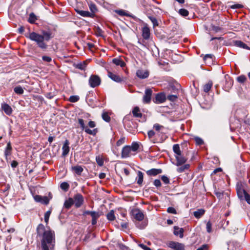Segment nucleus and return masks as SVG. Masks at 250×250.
<instances>
[{"label":"nucleus","mask_w":250,"mask_h":250,"mask_svg":"<svg viewBox=\"0 0 250 250\" xmlns=\"http://www.w3.org/2000/svg\"><path fill=\"white\" fill-rule=\"evenodd\" d=\"M37 234L42 236L41 248L42 250H54L55 246V234L50 228L45 229L44 226L40 224L37 228Z\"/></svg>","instance_id":"f257e3e1"},{"label":"nucleus","mask_w":250,"mask_h":250,"mask_svg":"<svg viewBox=\"0 0 250 250\" xmlns=\"http://www.w3.org/2000/svg\"><path fill=\"white\" fill-rule=\"evenodd\" d=\"M53 37L51 32L43 30L40 34L35 32L30 33L27 36L30 40L35 42L37 46L42 50H46L48 47L46 42Z\"/></svg>","instance_id":"f03ea898"},{"label":"nucleus","mask_w":250,"mask_h":250,"mask_svg":"<svg viewBox=\"0 0 250 250\" xmlns=\"http://www.w3.org/2000/svg\"><path fill=\"white\" fill-rule=\"evenodd\" d=\"M139 147V145L136 142L133 143L131 146H124L122 151V157L125 158L129 157L132 155H135Z\"/></svg>","instance_id":"7ed1b4c3"},{"label":"nucleus","mask_w":250,"mask_h":250,"mask_svg":"<svg viewBox=\"0 0 250 250\" xmlns=\"http://www.w3.org/2000/svg\"><path fill=\"white\" fill-rule=\"evenodd\" d=\"M72 198L73 199V204L76 208L80 207L83 203V198L80 193L76 194Z\"/></svg>","instance_id":"20e7f679"},{"label":"nucleus","mask_w":250,"mask_h":250,"mask_svg":"<svg viewBox=\"0 0 250 250\" xmlns=\"http://www.w3.org/2000/svg\"><path fill=\"white\" fill-rule=\"evenodd\" d=\"M101 82L100 78L97 75H92L89 79V83L92 87H95L99 85Z\"/></svg>","instance_id":"39448f33"},{"label":"nucleus","mask_w":250,"mask_h":250,"mask_svg":"<svg viewBox=\"0 0 250 250\" xmlns=\"http://www.w3.org/2000/svg\"><path fill=\"white\" fill-rule=\"evenodd\" d=\"M168 246L175 250H184L185 246L182 244L177 242L170 241L168 244Z\"/></svg>","instance_id":"423d86ee"},{"label":"nucleus","mask_w":250,"mask_h":250,"mask_svg":"<svg viewBox=\"0 0 250 250\" xmlns=\"http://www.w3.org/2000/svg\"><path fill=\"white\" fill-rule=\"evenodd\" d=\"M152 93L151 89L148 88L146 89L145 95L143 97V102L144 103L148 104L150 102Z\"/></svg>","instance_id":"0eeeda50"},{"label":"nucleus","mask_w":250,"mask_h":250,"mask_svg":"<svg viewBox=\"0 0 250 250\" xmlns=\"http://www.w3.org/2000/svg\"><path fill=\"white\" fill-rule=\"evenodd\" d=\"M175 157L176 160V162L175 163V165L177 166H180L185 164L187 161V159L184 157L182 153L179 155H175Z\"/></svg>","instance_id":"6e6552de"},{"label":"nucleus","mask_w":250,"mask_h":250,"mask_svg":"<svg viewBox=\"0 0 250 250\" xmlns=\"http://www.w3.org/2000/svg\"><path fill=\"white\" fill-rule=\"evenodd\" d=\"M108 76L111 80L117 83H121L124 81V78L123 77H121L120 76L115 74L110 71L108 72Z\"/></svg>","instance_id":"1a4fd4ad"},{"label":"nucleus","mask_w":250,"mask_h":250,"mask_svg":"<svg viewBox=\"0 0 250 250\" xmlns=\"http://www.w3.org/2000/svg\"><path fill=\"white\" fill-rule=\"evenodd\" d=\"M132 214L135 218L138 221H141L144 218L143 213L139 209L133 210Z\"/></svg>","instance_id":"9d476101"},{"label":"nucleus","mask_w":250,"mask_h":250,"mask_svg":"<svg viewBox=\"0 0 250 250\" xmlns=\"http://www.w3.org/2000/svg\"><path fill=\"white\" fill-rule=\"evenodd\" d=\"M142 36L146 40L149 38L150 30L147 25H145L142 28Z\"/></svg>","instance_id":"9b49d317"},{"label":"nucleus","mask_w":250,"mask_h":250,"mask_svg":"<svg viewBox=\"0 0 250 250\" xmlns=\"http://www.w3.org/2000/svg\"><path fill=\"white\" fill-rule=\"evenodd\" d=\"M62 155L65 156L67 155L69 152V142L66 140L62 147Z\"/></svg>","instance_id":"f8f14e48"},{"label":"nucleus","mask_w":250,"mask_h":250,"mask_svg":"<svg viewBox=\"0 0 250 250\" xmlns=\"http://www.w3.org/2000/svg\"><path fill=\"white\" fill-rule=\"evenodd\" d=\"M137 76L141 79H145L148 76V72L146 70H138L136 72Z\"/></svg>","instance_id":"ddd939ff"},{"label":"nucleus","mask_w":250,"mask_h":250,"mask_svg":"<svg viewBox=\"0 0 250 250\" xmlns=\"http://www.w3.org/2000/svg\"><path fill=\"white\" fill-rule=\"evenodd\" d=\"M237 193L238 197L241 200H243L247 194L246 191L240 187H237Z\"/></svg>","instance_id":"4468645a"},{"label":"nucleus","mask_w":250,"mask_h":250,"mask_svg":"<svg viewBox=\"0 0 250 250\" xmlns=\"http://www.w3.org/2000/svg\"><path fill=\"white\" fill-rule=\"evenodd\" d=\"M174 234L176 236H179L182 238L183 237L184 229L183 228H179L178 227H174Z\"/></svg>","instance_id":"2eb2a0df"},{"label":"nucleus","mask_w":250,"mask_h":250,"mask_svg":"<svg viewBox=\"0 0 250 250\" xmlns=\"http://www.w3.org/2000/svg\"><path fill=\"white\" fill-rule=\"evenodd\" d=\"M2 109L5 114L8 115H10L12 113V109L10 105L7 104H3L1 105Z\"/></svg>","instance_id":"dca6fc26"},{"label":"nucleus","mask_w":250,"mask_h":250,"mask_svg":"<svg viewBox=\"0 0 250 250\" xmlns=\"http://www.w3.org/2000/svg\"><path fill=\"white\" fill-rule=\"evenodd\" d=\"M162 172V170L161 169L156 168H152L146 171L147 174L149 176H156L157 174L161 173Z\"/></svg>","instance_id":"f3484780"},{"label":"nucleus","mask_w":250,"mask_h":250,"mask_svg":"<svg viewBox=\"0 0 250 250\" xmlns=\"http://www.w3.org/2000/svg\"><path fill=\"white\" fill-rule=\"evenodd\" d=\"M226 83L225 84V88L226 90H229L233 84V81L228 76H225Z\"/></svg>","instance_id":"a211bd4d"},{"label":"nucleus","mask_w":250,"mask_h":250,"mask_svg":"<svg viewBox=\"0 0 250 250\" xmlns=\"http://www.w3.org/2000/svg\"><path fill=\"white\" fill-rule=\"evenodd\" d=\"M156 102L158 103H162L166 100L165 95L163 93L157 94L155 97Z\"/></svg>","instance_id":"6ab92c4d"},{"label":"nucleus","mask_w":250,"mask_h":250,"mask_svg":"<svg viewBox=\"0 0 250 250\" xmlns=\"http://www.w3.org/2000/svg\"><path fill=\"white\" fill-rule=\"evenodd\" d=\"M77 12L83 17H93L94 14L87 11L76 10Z\"/></svg>","instance_id":"aec40b11"},{"label":"nucleus","mask_w":250,"mask_h":250,"mask_svg":"<svg viewBox=\"0 0 250 250\" xmlns=\"http://www.w3.org/2000/svg\"><path fill=\"white\" fill-rule=\"evenodd\" d=\"M234 44L238 47L243 48L244 49L250 50V47H249L246 44L244 43L241 41H236L234 42Z\"/></svg>","instance_id":"412c9836"},{"label":"nucleus","mask_w":250,"mask_h":250,"mask_svg":"<svg viewBox=\"0 0 250 250\" xmlns=\"http://www.w3.org/2000/svg\"><path fill=\"white\" fill-rule=\"evenodd\" d=\"M90 215L92 217V224L95 225L97 223V219L100 217V214L98 212H94L90 213Z\"/></svg>","instance_id":"4be33fe9"},{"label":"nucleus","mask_w":250,"mask_h":250,"mask_svg":"<svg viewBox=\"0 0 250 250\" xmlns=\"http://www.w3.org/2000/svg\"><path fill=\"white\" fill-rule=\"evenodd\" d=\"M112 62L116 65H120L121 67H124L125 65V62L120 58L113 59Z\"/></svg>","instance_id":"5701e85b"},{"label":"nucleus","mask_w":250,"mask_h":250,"mask_svg":"<svg viewBox=\"0 0 250 250\" xmlns=\"http://www.w3.org/2000/svg\"><path fill=\"white\" fill-rule=\"evenodd\" d=\"M71 168L73 171L78 175H81L83 171V168L80 166H74Z\"/></svg>","instance_id":"b1692460"},{"label":"nucleus","mask_w":250,"mask_h":250,"mask_svg":"<svg viewBox=\"0 0 250 250\" xmlns=\"http://www.w3.org/2000/svg\"><path fill=\"white\" fill-rule=\"evenodd\" d=\"M73 199L69 198L68 200H66L64 203V206L66 208H69L74 204Z\"/></svg>","instance_id":"393cba45"},{"label":"nucleus","mask_w":250,"mask_h":250,"mask_svg":"<svg viewBox=\"0 0 250 250\" xmlns=\"http://www.w3.org/2000/svg\"><path fill=\"white\" fill-rule=\"evenodd\" d=\"M83 130L86 133L92 135H95L98 132V129L97 128H94L92 130L88 128L87 126H86Z\"/></svg>","instance_id":"a878e982"},{"label":"nucleus","mask_w":250,"mask_h":250,"mask_svg":"<svg viewBox=\"0 0 250 250\" xmlns=\"http://www.w3.org/2000/svg\"><path fill=\"white\" fill-rule=\"evenodd\" d=\"M205 213V210L203 209H199L197 211L194 212L193 214L194 216L197 218H200Z\"/></svg>","instance_id":"bb28decb"},{"label":"nucleus","mask_w":250,"mask_h":250,"mask_svg":"<svg viewBox=\"0 0 250 250\" xmlns=\"http://www.w3.org/2000/svg\"><path fill=\"white\" fill-rule=\"evenodd\" d=\"M173 150L175 153V155H179L181 154L180 146L178 144L174 145L173 146Z\"/></svg>","instance_id":"cd10ccee"},{"label":"nucleus","mask_w":250,"mask_h":250,"mask_svg":"<svg viewBox=\"0 0 250 250\" xmlns=\"http://www.w3.org/2000/svg\"><path fill=\"white\" fill-rule=\"evenodd\" d=\"M132 113L134 115V116L136 117H141L142 116V113L140 112L139 108L138 107H135Z\"/></svg>","instance_id":"c85d7f7f"},{"label":"nucleus","mask_w":250,"mask_h":250,"mask_svg":"<svg viewBox=\"0 0 250 250\" xmlns=\"http://www.w3.org/2000/svg\"><path fill=\"white\" fill-rule=\"evenodd\" d=\"M212 85H213V83L212 82H211V81L208 82V83H207L206 84H205L204 85V91L205 92H208L210 90V88H211Z\"/></svg>","instance_id":"c756f323"},{"label":"nucleus","mask_w":250,"mask_h":250,"mask_svg":"<svg viewBox=\"0 0 250 250\" xmlns=\"http://www.w3.org/2000/svg\"><path fill=\"white\" fill-rule=\"evenodd\" d=\"M138 179L137 181V183L139 185H141L142 184L143 181V173L139 171L137 173Z\"/></svg>","instance_id":"7c9ffc66"},{"label":"nucleus","mask_w":250,"mask_h":250,"mask_svg":"<svg viewBox=\"0 0 250 250\" xmlns=\"http://www.w3.org/2000/svg\"><path fill=\"white\" fill-rule=\"evenodd\" d=\"M107 218L110 221H113L115 219V217L114 215V212L113 210H111L107 214Z\"/></svg>","instance_id":"2f4dec72"},{"label":"nucleus","mask_w":250,"mask_h":250,"mask_svg":"<svg viewBox=\"0 0 250 250\" xmlns=\"http://www.w3.org/2000/svg\"><path fill=\"white\" fill-rule=\"evenodd\" d=\"M189 165L188 164H186L178 168L177 169V171L178 172H182L184 171L185 170L188 169L189 168Z\"/></svg>","instance_id":"473e14b6"},{"label":"nucleus","mask_w":250,"mask_h":250,"mask_svg":"<svg viewBox=\"0 0 250 250\" xmlns=\"http://www.w3.org/2000/svg\"><path fill=\"white\" fill-rule=\"evenodd\" d=\"M102 116L103 119L105 121L109 122L110 121V117L106 112H104Z\"/></svg>","instance_id":"72a5a7b5"},{"label":"nucleus","mask_w":250,"mask_h":250,"mask_svg":"<svg viewBox=\"0 0 250 250\" xmlns=\"http://www.w3.org/2000/svg\"><path fill=\"white\" fill-rule=\"evenodd\" d=\"M115 12L120 16H130L129 14H128L125 10H117L115 11Z\"/></svg>","instance_id":"f704fd0d"},{"label":"nucleus","mask_w":250,"mask_h":250,"mask_svg":"<svg viewBox=\"0 0 250 250\" xmlns=\"http://www.w3.org/2000/svg\"><path fill=\"white\" fill-rule=\"evenodd\" d=\"M15 92L18 94H21L23 93V90L21 86H16L14 89Z\"/></svg>","instance_id":"c9c22d12"},{"label":"nucleus","mask_w":250,"mask_h":250,"mask_svg":"<svg viewBox=\"0 0 250 250\" xmlns=\"http://www.w3.org/2000/svg\"><path fill=\"white\" fill-rule=\"evenodd\" d=\"M153 128L157 131H161L164 128V127L158 124H155L153 125Z\"/></svg>","instance_id":"e433bc0d"},{"label":"nucleus","mask_w":250,"mask_h":250,"mask_svg":"<svg viewBox=\"0 0 250 250\" xmlns=\"http://www.w3.org/2000/svg\"><path fill=\"white\" fill-rule=\"evenodd\" d=\"M36 20H37V18H36L35 15L33 13H31L30 14L29 18L28 19V21L30 23H34Z\"/></svg>","instance_id":"4c0bfd02"},{"label":"nucleus","mask_w":250,"mask_h":250,"mask_svg":"<svg viewBox=\"0 0 250 250\" xmlns=\"http://www.w3.org/2000/svg\"><path fill=\"white\" fill-rule=\"evenodd\" d=\"M11 149L12 148L10 143H8L7 145V146L5 151V154L6 156H7L10 154Z\"/></svg>","instance_id":"58836bf2"},{"label":"nucleus","mask_w":250,"mask_h":250,"mask_svg":"<svg viewBox=\"0 0 250 250\" xmlns=\"http://www.w3.org/2000/svg\"><path fill=\"white\" fill-rule=\"evenodd\" d=\"M179 14L184 17L187 16L188 15V12L185 9H181L179 11Z\"/></svg>","instance_id":"ea45409f"},{"label":"nucleus","mask_w":250,"mask_h":250,"mask_svg":"<svg viewBox=\"0 0 250 250\" xmlns=\"http://www.w3.org/2000/svg\"><path fill=\"white\" fill-rule=\"evenodd\" d=\"M60 187L62 189L66 191L69 188V185L66 182H63L61 184Z\"/></svg>","instance_id":"a19ab883"},{"label":"nucleus","mask_w":250,"mask_h":250,"mask_svg":"<svg viewBox=\"0 0 250 250\" xmlns=\"http://www.w3.org/2000/svg\"><path fill=\"white\" fill-rule=\"evenodd\" d=\"M50 214L51 211L48 210L46 211L44 214V221L46 224L48 223Z\"/></svg>","instance_id":"79ce46f5"},{"label":"nucleus","mask_w":250,"mask_h":250,"mask_svg":"<svg viewBox=\"0 0 250 250\" xmlns=\"http://www.w3.org/2000/svg\"><path fill=\"white\" fill-rule=\"evenodd\" d=\"M79 100V97L78 96H71L69 98V101L72 103L77 102Z\"/></svg>","instance_id":"37998d69"},{"label":"nucleus","mask_w":250,"mask_h":250,"mask_svg":"<svg viewBox=\"0 0 250 250\" xmlns=\"http://www.w3.org/2000/svg\"><path fill=\"white\" fill-rule=\"evenodd\" d=\"M211 226L212 225L210 222H208L206 225V229L208 232L210 233L211 232Z\"/></svg>","instance_id":"c03bdc74"},{"label":"nucleus","mask_w":250,"mask_h":250,"mask_svg":"<svg viewBox=\"0 0 250 250\" xmlns=\"http://www.w3.org/2000/svg\"><path fill=\"white\" fill-rule=\"evenodd\" d=\"M246 80V77L244 75H241L237 78V81L241 83L245 82Z\"/></svg>","instance_id":"a18cd8bd"},{"label":"nucleus","mask_w":250,"mask_h":250,"mask_svg":"<svg viewBox=\"0 0 250 250\" xmlns=\"http://www.w3.org/2000/svg\"><path fill=\"white\" fill-rule=\"evenodd\" d=\"M89 8L91 11L90 13H92L94 15V13L97 10L95 5L94 4H90L89 5Z\"/></svg>","instance_id":"49530a36"},{"label":"nucleus","mask_w":250,"mask_h":250,"mask_svg":"<svg viewBox=\"0 0 250 250\" xmlns=\"http://www.w3.org/2000/svg\"><path fill=\"white\" fill-rule=\"evenodd\" d=\"M125 137H122V138H121L117 141V144H116L117 146H121L122 145H123V144L125 143Z\"/></svg>","instance_id":"de8ad7c7"},{"label":"nucleus","mask_w":250,"mask_h":250,"mask_svg":"<svg viewBox=\"0 0 250 250\" xmlns=\"http://www.w3.org/2000/svg\"><path fill=\"white\" fill-rule=\"evenodd\" d=\"M195 140L196 144L199 145H201L203 144L204 143L203 140L201 138L198 137L195 138Z\"/></svg>","instance_id":"09e8293b"},{"label":"nucleus","mask_w":250,"mask_h":250,"mask_svg":"<svg viewBox=\"0 0 250 250\" xmlns=\"http://www.w3.org/2000/svg\"><path fill=\"white\" fill-rule=\"evenodd\" d=\"M42 59L43 61L49 62L52 61V59L49 56H43L42 57Z\"/></svg>","instance_id":"8fccbe9b"},{"label":"nucleus","mask_w":250,"mask_h":250,"mask_svg":"<svg viewBox=\"0 0 250 250\" xmlns=\"http://www.w3.org/2000/svg\"><path fill=\"white\" fill-rule=\"evenodd\" d=\"M78 122H79V124L80 125L82 128L83 129H84L85 128L86 126L84 125L83 120L82 119H79Z\"/></svg>","instance_id":"3c124183"},{"label":"nucleus","mask_w":250,"mask_h":250,"mask_svg":"<svg viewBox=\"0 0 250 250\" xmlns=\"http://www.w3.org/2000/svg\"><path fill=\"white\" fill-rule=\"evenodd\" d=\"M167 211L168 213L172 214H176V211L175 209L172 207H169L167 208Z\"/></svg>","instance_id":"603ef678"},{"label":"nucleus","mask_w":250,"mask_h":250,"mask_svg":"<svg viewBox=\"0 0 250 250\" xmlns=\"http://www.w3.org/2000/svg\"><path fill=\"white\" fill-rule=\"evenodd\" d=\"M149 19L151 20V21H152V22L153 23L154 26H157L158 25L157 21L155 18L152 17H150Z\"/></svg>","instance_id":"864d4df0"},{"label":"nucleus","mask_w":250,"mask_h":250,"mask_svg":"<svg viewBox=\"0 0 250 250\" xmlns=\"http://www.w3.org/2000/svg\"><path fill=\"white\" fill-rule=\"evenodd\" d=\"M242 7L243 6L240 4H235L230 6V8L232 9H239L242 8Z\"/></svg>","instance_id":"5fc2aeb1"},{"label":"nucleus","mask_w":250,"mask_h":250,"mask_svg":"<svg viewBox=\"0 0 250 250\" xmlns=\"http://www.w3.org/2000/svg\"><path fill=\"white\" fill-rule=\"evenodd\" d=\"M42 197H43L40 195H36L34 197V198L36 202H41Z\"/></svg>","instance_id":"6e6d98bb"},{"label":"nucleus","mask_w":250,"mask_h":250,"mask_svg":"<svg viewBox=\"0 0 250 250\" xmlns=\"http://www.w3.org/2000/svg\"><path fill=\"white\" fill-rule=\"evenodd\" d=\"M177 98V96L174 95H170L167 96V99L173 101Z\"/></svg>","instance_id":"4d7b16f0"},{"label":"nucleus","mask_w":250,"mask_h":250,"mask_svg":"<svg viewBox=\"0 0 250 250\" xmlns=\"http://www.w3.org/2000/svg\"><path fill=\"white\" fill-rule=\"evenodd\" d=\"M196 250H208V245L205 244L198 248Z\"/></svg>","instance_id":"13d9d810"},{"label":"nucleus","mask_w":250,"mask_h":250,"mask_svg":"<svg viewBox=\"0 0 250 250\" xmlns=\"http://www.w3.org/2000/svg\"><path fill=\"white\" fill-rule=\"evenodd\" d=\"M41 203L45 204H47L49 203V200L48 198L46 196L43 197Z\"/></svg>","instance_id":"bf43d9fd"},{"label":"nucleus","mask_w":250,"mask_h":250,"mask_svg":"<svg viewBox=\"0 0 250 250\" xmlns=\"http://www.w3.org/2000/svg\"><path fill=\"white\" fill-rule=\"evenodd\" d=\"M139 246L144 250H151L150 248H148V247L145 246L143 244H139Z\"/></svg>","instance_id":"052dcab7"},{"label":"nucleus","mask_w":250,"mask_h":250,"mask_svg":"<svg viewBox=\"0 0 250 250\" xmlns=\"http://www.w3.org/2000/svg\"><path fill=\"white\" fill-rule=\"evenodd\" d=\"M154 185L157 187H160L161 185L160 180L158 179H156L154 182Z\"/></svg>","instance_id":"680f3d73"},{"label":"nucleus","mask_w":250,"mask_h":250,"mask_svg":"<svg viewBox=\"0 0 250 250\" xmlns=\"http://www.w3.org/2000/svg\"><path fill=\"white\" fill-rule=\"evenodd\" d=\"M96 162L100 166H103V161L100 158V157H96Z\"/></svg>","instance_id":"e2e57ef3"},{"label":"nucleus","mask_w":250,"mask_h":250,"mask_svg":"<svg viewBox=\"0 0 250 250\" xmlns=\"http://www.w3.org/2000/svg\"><path fill=\"white\" fill-rule=\"evenodd\" d=\"M162 180L166 184L169 183L168 178L165 176H163L162 177Z\"/></svg>","instance_id":"0e129e2a"},{"label":"nucleus","mask_w":250,"mask_h":250,"mask_svg":"<svg viewBox=\"0 0 250 250\" xmlns=\"http://www.w3.org/2000/svg\"><path fill=\"white\" fill-rule=\"evenodd\" d=\"M243 199L245 200L248 204H250V196L248 193L244 197Z\"/></svg>","instance_id":"69168bd1"},{"label":"nucleus","mask_w":250,"mask_h":250,"mask_svg":"<svg viewBox=\"0 0 250 250\" xmlns=\"http://www.w3.org/2000/svg\"><path fill=\"white\" fill-rule=\"evenodd\" d=\"M88 125L91 128H94L96 126V124L94 121H90L88 123Z\"/></svg>","instance_id":"338daca9"},{"label":"nucleus","mask_w":250,"mask_h":250,"mask_svg":"<svg viewBox=\"0 0 250 250\" xmlns=\"http://www.w3.org/2000/svg\"><path fill=\"white\" fill-rule=\"evenodd\" d=\"M147 134H148V137L149 138H151L155 135V132L153 130H149Z\"/></svg>","instance_id":"774afa93"}]
</instances>
